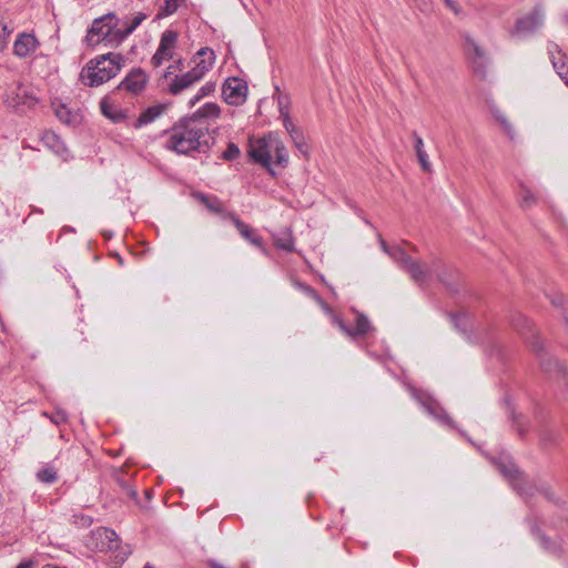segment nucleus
I'll return each instance as SVG.
<instances>
[{
  "label": "nucleus",
  "mask_w": 568,
  "mask_h": 568,
  "mask_svg": "<svg viewBox=\"0 0 568 568\" xmlns=\"http://www.w3.org/2000/svg\"><path fill=\"white\" fill-rule=\"evenodd\" d=\"M165 146L178 154L191 152H206L213 140L209 133V125L204 121L194 118H185L166 131Z\"/></svg>",
  "instance_id": "nucleus-1"
},
{
  "label": "nucleus",
  "mask_w": 568,
  "mask_h": 568,
  "mask_svg": "<svg viewBox=\"0 0 568 568\" xmlns=\"http://www.w3.org/2000/svg\"><path fill=\"white\" fill-rule=\"evenodd\" d=\"M120 53L109 52L90 60L80 73V80L89 87H98L114 78L123 67Z\"/></svg>",
  "instance_id": "nucleus-2"
},
{
  "label": "nucleus",
  "mask_w": 568,
  "mask_h": 568,
  "mask_svg": "<svg viewBox=\"0 0 568 568\" xmlns=\"http://www.w3.org/2000/svg\"><path fill=\"white\" fill-rule=\"evenodd\" d=\"M511 326L521 336L525 337L527 343L530 344L531 349L538 355L540 366L546 373H556L558 375L565 373V366L557 358L548 356L544 353L542 344L538 339V335L534 329L532 323L521 313H515L511 316Z\"/></svg>",
  "instance_id": "nucleus-3"
},
{
  "label": "nucleus",
  "mask_w": 568,
  "mask_h": 568,
  "mask_svg": "<svg viewBox=\"0 0 568 568\" xmlns=\"http://www.w3.org/2000/svg\"><path fill=\"white\" fill-rule=\"evenodd\" d=\"M116 26L118 19L113 13L94 19L85 37L87 43L89 45H97L102 41L110 44L115 43Z\"/></svg>",
  "instance_id": "nucleus-4"
},
{
  "label": "nucleus",
  "mask_w": 568,
  "mask_h": 568,
  "mask_svg": "<svg viewBox=\"0 0 568 568\" xmlns=\"http://www.w3.org/2000/svg\"><path fill=\"white\" fill-rule=\"evenodd\" d=\"M382 248L387 253L400 267L405 268L410 277L416 282H425L429 270L422 267L418 263L414 262L402 247L393 246L388 247L384 240H381Z\"/></svg>",
  "instance_id": "nucleus-5"
},
{
  "label": "nucleus",
  "mask_w": 568,
  "mask_h": 568,
  "mask_svg": "<svg viewBox=\"0 0 568 568\" xmlns=\"http://www.w3.org/2000/svg\"><path fill=\"white\" fill-rule=\"evenodd\" d=\"M465 48L471 63L474 73L485 79L487 75L488 57L484 49L469 36L465 37Z\"/></svg>",
  "instance_id": "nucleus-6"
},
{
  "label": "nucleus",
  "mask_w": 568,
  "mask_h": 568,
  "mask_svg": "<svg viewBox=\"0 0 568 568\" xmlns=\"http://www.w3.org/2000/svg\"><path fill=\"white\" fill-rule=\"evenodd\" d=\"M544 19L542 9L536 7L531 12L517 20L511 34L519 37L531 34L544 24Z\"/></svg>",
  "instance_id": "nucleus-7"
},
{
  "label": "nucleus",
  "mask_w": 568,
  "mask_h": 568,
  "mask_svg": "<svg viewBox=\"0 0 568 568\" xmlns=\"http://www.w3.org/2000/svg\"><path fill=\"white\" fill-rule=\"evenodd\" d=\"M222 93L226 103L240 105L246 99L247 84L240 78H230L223 84Z\"/></svg>",
  "instance_id": "nucleus-8"
},
{
  "label": "nucleus",
  "mask_w": 568,
  "mask_h": 568,
  "mask_svg": "<svg viewBox=\"0 0 568 568\" xmlns=\"http://www.w3.org/2000/svg\"><path fill=\"white\" fill-rule=\"evenodd\" d=\"M178 41V33L173 30H165L160 40L159 48L152 57L154 67H159L163 61L170 60L173 57V49Z\"/></svg>",
  "instance_id": "nucleus-9"
},
{
  "label": "nucleus",
  "mask_w": 568,
  "mask_h": 568,
  "mask_svg": "<svg viewBox=\"0 0 568 568\" xmlns=\"http://www.w3.org/2000/svg\"><path fill=\"white\" fill-rule=\"evenodd\" d=\"M4 103L13 109L31 108L34 105L36 99L29 94L27 88L21 84H14L8 89L4 95Z\"/></svg>",
  "instance_id": "nucleus-10"
},
{
  "label": "nucleus",
  "mask_w": 568,
  "mask_h": 568,
  "mask_svg": "<svg viewBox=\"0 0 568 568\" xmlns=\"http://www.w3.org/2000/svg\"><path fill=\"white\" fill-rule=\"evenodd\" d=\"M333 323L348 337L357 338L366 335L371 329L372 325L369 320L362 313L355 312V328L348 327L345 322L338 316H333Z\"/></svg>",
  "instance_id": "nucleus-11"
},
{
  "label": "nucleus",
  "mask_w": 568,
  "mask_h": 568,
  "mask_svg": "<svg viewBox=\"0 0 568 568\" xmlns=\"http://www.w3.org/2000/svg\"><path fill=\"white\" fill-rule=\"evenodd\" d=\"M94 547L99 551L115 550L119 547V538L114 530L100 527L92 531Z\"/></svg>",
  "instance_id": "nucleus-12"
},
{
  "label": "nucleus",
  "mask_w": 568,
  "mask_h": 568,
  "mask_svg": "<svg viewBox=\"0 0 568 568\" xmlns=\"http://www.w3.org/2000/svg\"><path fill=\"white\" fill-rule=\"evenodd\" d=\"M214 60V51L210 48H202L196 52L193 59L194 65L191 71L201 80L213 67Z\"/></svg>",
  "instance_id": "nucleus-13"
},
{
  "label": "nucleus",
  "mask_w": 568,
  "mask_h": 568,
  "mask_svg": "<svg viewBox=\"0 0 568 568\" xmlns=\"http://www.w3.org/2000/svg\"><path fill=\"white\" fill-rule=\"evenodd\" d=\"M272 140L273 138L258 140L256 145L250 150L251 158L264 166H268L273 161Z\"/></svg>",
  "instance_id": "nucleus-14"
},
{
  "label": "nucleus",
  "mask_w": 568,
  "mask_h": 568,
  "mask_svg": "<svg viewBox=\"0 0 568 568\" xmlns=\"http://www.w3.org/2000/svg\"><path fill=\"white\" fill-rule=\"evenodd\" d=\"M148 81L146 74L141 70L136 69L131 71L124 80L120 83L119 89L132 92V93H139L143 90L145 87V83Z\"/></svg>",
  "instance_id": "nucleus-15"
},
{
  "label": "nucleus",
  "mask_w": 568,
  "mask_h": 568,
  "mask_svg": "<svg viewBox=\"0 0 568 568\" xmlns=\"http://www.w3.org/2000/svg\"><path fill=\"white\" fill-rule=\"evenodd\" d=\"M38 47V40L29 33L20 34L13 44V53L19 58H26Z\"/></svg>",
  "instance_id": "nucleus-16"
},
{
  "label": "nucleus",
  "mask_w": 568,
  "mask_h": 568,
  "mask_svg": "<svg viewBox=\"0 0 568 568\" xmlns=\"http://www.w3.org/2000/svg\"><path fill=\"white\" fill-rule=\"evenodd\" d=\"M199 81L200 79L190 70L172 79L169 84V92L173 95H178Z\"/></svg>",
  "instance_id": "nucleus-17"
},
{
  "label": "nucleus",
  "mask_w": 568,
  "mask_h": 568,
  "mask_svg": "<svg viewBox=\"0 0 568 568\" xmlns=\"http://www.w3.org/2000/svg\"><path fill=\"white\" fill-rule=\"evenodd\" d=\"M412 136L414 139V149L422 170L426 173H430L433 168L429 162L428 154L424 149V141L422 136H419L415 131L412 133Z\"/></svg>",
  "instance_id": "nucleus-18"
},
{
  "label": "nucleus",
  "mask_w": 568,
  "mask_h": 568,
  "mask_svg": "<svg viewBox=\"0 0 568 568\" xmlns=\"http://www.w3.org/2000/svg\"><path fill=\"white\" fill-rule=\"evenodd\" d=\"M551 63L554 69L559 74V71H565L568 69L567 58L559 49L558 44L554 42H549L547 47Z\"/></svg>",
  "instance_id": "nucleus-19"
},
{
  "label": "nucleus",
  "mask_w": 568,
  "mask_h": 568,
  "mask_svg": "<svg viewBox=\"0 0 568 568\" xmlns=\"http://www.w3.org/2000/svg\"><path fill=\"white\" fill-rule=\"evenodd\" d=\"M164 105H153L148 109H145L140 116L138 118L134 126L141 128L142 125L149 124L153 122L155 119H158L164 111Z\"/></svg>",
  "instance_id": "nucleus-20"
},
{
  "label": "nucleus",
  "mask_w": 568,
  "mask_h": 568,
  "mask_svg": "<svg viewBox=\"0 0 568 568\" xmlns=\"http://www.w3.org/2000/svg\"><path fill=\"white\" fill-rule=\"evenodd\" d=\"M146 19V14L142 12H138L132 19L131 23L126 26L124 29H119L115 32V43H120L123 41L129 34H131L144 20Z\"/></svg>",
  "instance_id": "nucleus-21"
},
{
  "label": "nucleus",
  "mask_w": 568,
  "mask_h": 568,
  "mask_svg": "<svg viewBox=\"0 0 568 568\" xmlns=\"http://www.w3.org/2000/svg\"><path fill=\"white\" fill-rule=\"evenodd\" d=\"M100 109L103 115L113 122H120L125 116L123 111L116 105L112 104L106 98L101 101Z\"/></svg>",
  "instance_id": "nucleus-22"
},
{
  "label": "nucleus",
  "mask_w": 568,
  "mask_h": 568,
  "mask_svg": "<svg viewBox=\"0 0 568 568\" xmlns=\"http://www.w3.org/2000/svg\"><path fill=\"white\" fill-rule=\"evenodd\" d=\"M233 222H234L237 231L240 232V234L245 240H247L248 242H251L255 246L260 247L262 245L261 237L258 235H256V232L251 226H248L247 224L243 223L239 219H233Z\"/></svg>",
  "instance_id": "nucleus-23"
},
{
  "label": "nucleus",
  "mask_w": 568,
  "mask_h": 568,
  "mask_svg": "<svg viewBox=\"0 0 568 568\" xmlns=\"http://www.w3.org/2000/svg\"><path fill=\"white\" fill-rule=\"evenodd\" d=\"M221 114V109L215 103H205L200 108L191 118L203 121V119H217Z\"/></svg>",
  "instance_id": "nucleus-24"
},
{
  "label": "nucleus",
  "mask_w": 568,
  "mask_h": 568,
  "mask_svg": "<svg viewBox=\"0 0 568 568\" xmlns=\"http://www.w3.org/2000/svg\"><path fill=\"white\" fill-rule=\"evenodd\" d=\"M272 154L275 159L274 162L278 165H285L288 161L285 146L276 138L272 140Z\"/></svg>",
  "instance_id": "nucleus-25"
},
{
  "label": "nucleus",
  "mask_w": 568,
  "mask_h": 568,
  "mask_svg": "<svg viewBox=\"0 0 568 568\" xmlns=\"http://www.w3.org/2000/svg\"><path fill=\"white\" fill-rule=\"evenodd\" d=\"M193 199L201 204L204 205V207L209 211L219 213L222 211L221 202L214 197V196H206L202 193H194Z\"/></svg>",
  "instance_id": "nucleus-26"
},
{
  "label": "nucleus",
  "mask_w": 568,
  "mask_h": 568,
  "mask_svg": "<svg viewBox=\"0 0 568 568\" xmlns=\"http://www.w3.org/2000/svg\"><path fill=\"white\" fill-rule=\"evenodd\" d=\"M42 141L57 154H62L65 150L62 141L54 132H45L42 136Z\"/></svg>",
  "instance_id": "nucleus-27"
},
{
  "label": "nucleus",
  "mask_w": 568,
  "mask_h": 568,
  "mask_svg": "<svg viewBox=\"0 0 568 568\" xmlns=\"http://www.w3.org/2000/svg\"><path fill=\"white\" fill-rule=\"evenodd\" d=\"M185 2V0H165L164 6L160 8L156 19L171 16Z\"/></svg>",
  "instance_id": "nucleus-28"
},
{
  "label": "nucleus",
  "mask_w": 568,
  "mask_h": 568,
  "mask_svg": "<svg viewBox=\"0 0 568 568\" xmlns=\"http://www.w3.org/2000/svg\"><path fill=\"white\" fill-rule=\"evenodd\" d=\"M295 286L303 292L308 297L315 300L318 304H321L325 310H328L326 303L321 298V296L317 294V292L310 285L302 283V282H295Z\"/></svg>",
  "instance_id": "nucleus-29"
},
{
  "label": "nucleus",
  "mask_w": 568,
  "mask_h": 568,
  "mask_svg": "<svg viewBox=\"0 0 568 568\" xmlns=\"http://www.w3.org/2000/svg\"><path fill=\"white\" fill-rule=\"evenodd\" d=\"M274 242L276 247L281 250L291 252L294 248V241L290 232H285L283 236H275Z\"/></svg>",
  "instance_id": "nucleus-30"
},
{
  "label": "nucleus",
  "mask_w": 568,
  "mask_h": 568,
  "mask_svg": "<svg viewBox=\"0 0 568 568\" xmlns=\"http://www.w3.org/2000/svg\"><path fill=\"white\" fill-rule=\"evenodd\" d=\"M498 469L500 470V473L508 477V478H511L514 480H519V471L518 469L516 468V466L511 463H508V464H504V463H498Z\"/></svg>",
  "instance_id": "nucleus-31"
},
{
  "label": "nucleus",
  "mask_w": 568,
  "mask_h": 568,
  "mask_svg": "<svg viewBox=\"0 0 568 568\" xmlns=\"http://www.w3.org/2000/svg\"><path fill=\"white\" fill-rule=\"evenodd\" d=\"M37 477L43 483L51 484L57 480V471L53 467H44L38 471Z\"/></svg>",
  "instance_id": "nucleus-32"
},
{
  "label": "nucleus",
  "mask_w": 568,
  "mask_h": 568,
  "mask_svg": "<svg viewBox=\"0 0 568 568\" xmlns=\"http://www.w3.org/2000/svg\"><path fill=\"white\" fill-rule=\"evenodd\" d=\"M215 90V84L212 82H206L196 95L190 100V106H193L197 101H200L202 98L210 95Z\"/></svg>",
  "instance_id": "nucleus-33"
},
{
  "label": "nucleus",
  "mask_w": 568,
  "mask_h": 568,
  "mask_svg": "<svg viewBox=\"0 0 568 568\" xmlns=\"http://www.w3.org/2000/svg\"><path fill=\"white\" fill-rule=\"evenodd\" d=\"M494 116L500 123V125H501L503 130L505 131V133L508 134L510 138H513L514 130H513V126H511L510 122L505 116V114L501 113L500 111L496 110V111H494Z\"/></svg>",
  "instance_id": "nucleus-34"
},
{
  "label": "nucleus",
  "mask_w": 568,
  "mask_h": 568,
  "mask_svg": "<svg viewBox=\"0 0 568 568\" xmlns=\"http://www.w3.org/2000/svg\"><path fill=\"white\" fill-rule=\"evenodd\" d=\"M291 138L300 152L306 155L308 153V146L304 140L303 134L297 132V134H292Z\"/></svg>",
  "instance_id": "nucleus-35"
},
{
  "label": "nucleus",
  "mask_w": 568,
  "mask_h": 568,
  "mask_svg": "<svg viewBox=\"0 0 568 568\" xmlns=\"http://www.w3.org/2000/svg\"><path fill=\"white\" fill-rule=\"evenodd\" d=\"M240 155V149L234 143H229L226 150L223 152L222 158L232 161Z\"/></svg>",
  "instance_id": "nucleus-36"
},
{
  "label": "nucleus",
  "mask_w": 568,
  "mask_h": 568,
  "mask_svg": "<svg viewBox=\"0 0 568 568\" xmlns=\"http://www.w3.org/2000/svg\"><path fill=\"white\" fill-rule=\"evenodd\" d=\"M10 33L11 30H9L7 24L0 21V51H2L7 47V40Z\"/></svg>",
  "instance_id": "nucleus-37"
},
{
  "label": "nucleus",
  "mask_w": 568,
  "mask_h": 568,
  "mask_svg": "<svg viewBox=\"0 0 568 568\" xmlns=\"http://www.w3.org/2000/svg\"><path fill=\"white\" fill-rule=\"evenodd\" d=\"M283 124L286 129V131L292 134H297L300 132L296 126L293 124L288 111H285V116L283 118Z\"/></svg>",
  "instance_id": "nucleus-38"
},
{
  "label": "nucleus",
  "mask_w": 568,
  "mask_h": 568,
  "mask_svg": "<svg viewBox=\"0 0 568 568\" xmlns=\"http://www.w3.org/2000/svg\"><path fill=\"white\" fill-rule=\"evenodd\" d=\"M452 321L454 322L456 328L460 329V331H465L466 329V321H467V317L465 314H458V315H454Z\"/></svg>",
  "instance_id": "nucleus-39"
},
{
  "label": "nucleus",
  "mask_w": 568,
  "mask_h": 568,
  "mask_svg": "<svg viewBox=\"0 0 568 568\" xmlns=\"http://www.w3.org/2000/svg\"><path fill=\"white\" fill-rule=\"evenodd\" d=\"M57 116L64 123H70V111L62 105L61 108L57 109Z\"/></svg>",
  "instance_id": "nucleus-40"
},
{
  "label": "nucleus",
  "mask_w": 568,
  "mask_h": 568,
  "mask_svg": "<svg viewBox=\"0 0 568 568\" xmlns=\"http://www.w3.org/2000/svg\"><path fill=\"white\" fill-rule=\"evenodd\" d=\"M445 6L452 10L456 16L462 13L460 6L455 0H443Z\"/></svg>",
  "instance_id": "nucleus-41"
},
{
  "label": "nucleus",
  "mask_w": 568,
  "mask_h": 568,
  "mask_svg": "<svg viewBox=\"0 0 568 568\" xmlns=\"http://www.w3.org/2000/svg\"><path fill=\"white\" fill-rule=\"evenodd\" d=\"M51 420H52L54 424L59 425L60 423H63V422H65V420H67V414H65L64 412H62V410H57V412L52 415Z\"/></svg>",
  "instance_id": "nucleus-42"
},
{
  "label": "nucleus",
  "mask_w": 568,
  "mask_h": 568,
  "mask_svg": "<svg viewBox=\"0 0 568 568\" xmlns=\"http://www.w3.org/2000/svg\"><path fill=\"white\" fill-rule=\"evenodd\" d=\"M424 406L426 407V409L429 414H432L438 418L445 419L447 422L449 420V418L446 415L440 416V415L436 414L433 403H425Z\"/></svg>",
  "instance_id": "nucleus-43"
},
{
  "label": "nucleus",
  "mask_w": 568,
  "mask_h": 568,
  "mask_svg": "<svg viewBox=\"0 0 568 568\" xmlns=\"http://www.w3.org/2000/svg\"><path fill=\"white\" fill-rule=\"evenodd\" d=\"M278 106H280L281 116L284 118L285 116V111H288L287 105H286L284 99H280L278 100Z\"/></svg>",
  "instance_id": "nucleus-44"
},
{
  "label": "nucleus",
  "mask_w": 568,
  "mask_h": 568,
  "mask_svg": "<svg viewBox=\"0 0 568 568\" xmlns=\"http://www.w3.org/2000/svg\"><path fill=\"white\" fill-rule=\"evenodd\" d=\"M558 75L565 81L566 85L568 87V69L565 71H559Z\"/></svg>",
  "instance_id": "nucleus-45"
},
{
  "label": "nucleus",
  "mask_w": 568,
  "mask_h": 568,
  "mask_svg": "<svg viewBox=\"0 0 568 568\" xmlns=\"http://www.w3.org/2000/svg\"><path fill=\"white\" fill-rule=\"evenodd\" d=\"M530 200H531V195H526V196L524 197V204H523V209H524V210H528V209H530V206H529V204H528Z\"/></svg>",
  "instance_id": "nucleus-46"
},
{
  "label": "nucleus",
  "mask_w": 568,
  "mask_h": 568,
  "mask_svg": "<svg viewBox=\"0 0 568 568\" xmlns=\"http://www.w3.org/2000/svg\"><path fill=\"white\" fill-rule=\"evenodd\" d=\"M17 568H32V562L31 561H22L17 566Z\"/></svg>",
  "instance_id": "nucleus-47"
},
{
  "label": "nucleus",
  "mask_w": 568,
  "mask_h": 568,
  "mask_svg": "<svg viewBox=\"0 0 568 568\" xmlns=\"http://www.w3.org/2000/svg\"><path fill=\"white\" fill-rule=\"evenodd\" d=\"M515 423L517 424L518 433H519L520 435H523V434H524V429H523L521 422H520L519 419H517V418H516V419H515Z\"/></svg>",
  "instance_id": "nucleus-48"
},
{
  "label": "nucleus",
  "mask_w": 568,
  "mask_h": 568,
  "mask_svg": "<svg viewBox=\"0 0 568 568\" xmlns=\"http://www.w3.org/2000/svg\"><path fill=\"white\" fill-rule=\"evenodd\" d=\"M551 303H552L554 305H556V306L560 305V304H561V297L554 298V300L551 301Z\"/></svg>",
  "instance_id": "nucleus-49"
},
{
  "label": "nucleus",
  "mask_w": 568,
  "mask_h": 568,
  "mask_svg": "<svg viewBox=\"0 0 568 568\" xmlns=\"http://www.w3.org/2000/svg\"><path fill=\"white\" fill-rule=\"evenodd\" d=\"M540 541L546 548H548V540L544 536L540 537Z\"/></svg>",
  "instance_id": "nucleus-50"
},
{
  "label": "nucleus",
  "mask_w": 568,
  "mask_h": 568,
  "mask_svg": "<svg viewBox=\"0 0 568 568\" xmlns=\"http://www.w3.org/2000/svg\"><path fill=\"white\" fill-rule=\"evenodd\" d=\"M515 489H517L520 494H524L523 488L516 483L514 484Z\"/></svg>",
  "instance_id": "nucleus-51"
},
{
  "label": "nucleus",
  "mask_w": 568,
  "mask_h": 568,
  "mask_svg": "<svg viewBox=\"0 0 568 568\" xmlns=\"http://www.w3.org/2000/svg\"><path fill=\"white\" fill-rule=\"evenodd\" d=\"M438 278L440 282L446 283V280L442 275H438Z\"/></svg>",
  "instance_id": "nucleus-52"
},
{
  "label": "nucleus",
  "mask_w": 568,
  "mask_h": 568,
  "mask_svg": "<svg viewBox=\"0 0 568 568\" xmlns=\"http://www.w3.org/2000/svg\"><path fill=\"white\" fill-rule=\"evenodd\" d=\"M143 568H153L151 565H145Z\"/></svg>",
  "instance_id": "nucleus-53"
},
{
  "label": "nucleus",
  "mask_w": 568,
  "mask_h": 568,
  "mask_svg": "<svg viewBox=\"0 0 568 568\" xmlns=\"http://www.w3.org/2000/svg\"><path fill=\"white\" fill-rule=\"evenodd\" d=\"M567 324H568V318L566 320Z\"/></svg>",
  "instance_id": "nucleus-54"
}]
</instances>
